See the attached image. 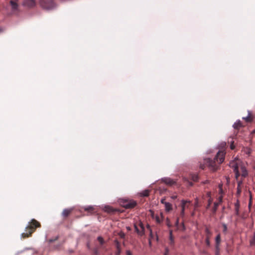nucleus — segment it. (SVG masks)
I'll list each match as a JSON object with an SVG mask.
<instances>
[{"instance_id": "f257e3e1", "label": "nucleus", "mask_w": 255, "mask_h": 255, "mask_svg": "<svg viewBox=\"0 0 255 255\" xmlns=\"http://www.w3.org/2000/svg\"><path fill=\"white\" fill-rule=\"evenodd\" d=\"M226 152L224 150H219L214 159L210 158H206L204 159V163L200 164V168L202 169H204L206 166L213 171H217L219 166L216 163L217 161L219 164L222 163L225 160V156Z\"/></svg>"}, {"instance_id": "f03ea898", "label": "nucleus", "mask_w": 255, "mask_h": 255, "mask_svg": "<svg viewBox=\"0 0 255 255\" xmlns=\"http://www.w3.org/2000/svg\"><path fill=\"white\" fill-rule=\"evenodd\" d=\"M41 227V224L37 220L33 219L31 220L28 226L25 228V232L21 235V238L25 239L31 237L32 233L35 232L37 228Z\"/></svg>"}, {"instance_id": "7ed1b4c3", "label": "nucleus", "mask_w": 255, "mask_h": 255, "mask_svg": "<svg viewBox=\"0 0 255 255\" xmlns=\"http://www.w3.org/2000/svg\"><path fill=\"white\" fill-rule=\"evenodd\" d=\"M38 4L42 9L47 11L52 10L57 6L54 0H39Z\"/></svg>"}, {"instance_id": "20e7f679", "label": "nucleus", "mask_w": 255, "mask_h": 255, "mask_svg": "<svg viewBox=\"0 0 255 255\" xmlns=\"http://www.w3.org/2000/svg\"><path fill=\"white\" fill-rule=\"evenodd\" d=\"M120 204L126 209H133L137 205L136 201L132 199H121Z\"/></svg>"}, {"instance_id": "39448f33", "label": "nucleus", "mask_w": 255, "mask_h": 255, "mask_svg": "<svg viewBox=\"0 0 255 255\" xmlns=\"http://www.w3.org/2000/svg\"><path fill=\"white\" fill-rule=\"evenodd\" d=\"M36 3L35 0H24L22 3L23 6L26 7L29 9L33 8L36 6Z\"/></svg>"}, {"instance_id": "423d86ee", "label": "nucleus", "mask_w": 255, "mask_h": 255, "mask_svg": "<svg viewBox=\"0 0 255 255\" xmlns=\"http://www.w3.org/2000/svg\"><path fill=\"white\" fill-rule=\"evenodd\" d=\"M105 211L111 214H115L116 213H121L123 211L118 208H114L110 206H106L105 207Z\"/></svg>"}, {"instance_id": "0eeeda50", "label": "nucleus", "mask_w": 255, "mask_h": 255, "mask_svg": "<svg viewBox=\"0 0 255 255\" xmlns=\"http://www.w3.org/2000/svg\"><path fill=\"white\" fill-rule=\"evenodd\" d=\"M114 243L116 247V251L114 255H120L122 253V248L120 242L118 240L116 239L114 240Z\"/></svg>"}, {"instance_id": "6e6552de", "label": "nucleus", "mask_w": 255, "mask_h": 255, "mask_svg": "<svg viewBox=\"0 0 255 255\" xmlns=\"http://www.w3.org/2000/svg\"><path fill=\"white\" fill-rule=\"evenodd\" d=\"M161 181L167 185L172 186L176 183V182L170 178L164 177L161 179Z\"/></svg>"}, {"instance_id": "1a4fd4ad", "label": "nucleus", "mask_w": 255, "mask_h": 255, "mask_svg": "<svg viewBox=\"0 0 255 255\" xmlns=\"http://www.w3.org/2000/svg\"><path fill=\"white\" fill-rule=\"evenodd\" d=\"M73 210V208L65 209L62 213V216L64 218H66L70 215Z\"/></svg>"}, {"instance_id": "9d476101", "label": "nucleus", "mask_w": 255, "mask_h": 255, "mask_svg": "<svg viewBox=\"0 0 255 255\" xmlns=\"http://www.w3.org/2000/svg\"><path fill=\"white\" fill-rule=\"evenodd\" d=\"M9 3L11 6V10L12 11L14 12L16 11H19L18 4L16 1L11 0L9 1Z\"/></svg>"}, {"instance_id": "9b49d317", "label": "nucleus", "mask_w": 255, "mask_h": 255, "mask_svg": "<svg viewBox=\"0 0 255 255\" xmlns=\"http://www.w3.org/2000/svg\"><path fill=\"white\" fill-rule=\"evenodd\" d=\"M229 166L233 169V171L235 172L239 170V166L238 164L234 161H232L229 163Z\"/></svg>"}, {"instance_id": "f8f14e48", "label": "nucleus", "mask_w": 255, "mask_h": 255, "mask_svg": "<svg viewBox=\"0 0 255 255\" xmlns=\"http://www.w3.org/2000/svg\"><path fill=\"white\" fill-rule=\"evenodd\" d=\"M241 170L242 171L241 176L243 178H246L248 176V172L246 167L244 165L241 166Z\"/></svg>"}, {"instance_id": "ddd939ff", "label": "nucleus", "mask_w": 255, "mask_h": 255, "mask_svg": "<svg viewBox=\"0 0 255 255\" xmlns=\"http://www.w3.org/2000/svg\"><path fill=\"white\" fill-rule=\"evenodd\" d=\"M240 202L239 200L235 203V214L237 216L239 215Z\"/></svg>"}, {"instance_id": "4468645a", "label": "nucleus", "mask_w": 255, "mask_h": 255, "mask_svg": "<svg viewBox=\"0 0 255 255\" xmlns=\"http://www.w3.org/2000/svg\"><path fill=\"white\" fill-rule=\"evenodd\" d=\"M242 127V123L240 120L235 123L233 125V127L236 129H239L240 128Z\"/></svg>"}, {"instance_id": "2eb2a0df", "label": "nucleus", "mask_w": 255, "mask_h": 255, "mask_svg": "<svg viewBox=\"0 0 255 255\" xmlns=\"http://www.w3.org/2000/svg\"><path fill=\"white\" fill-rule=\"evenodd\" d=\"M165 208L166 212H169L172 210V205L169 202H165Z\"/></svg>"}, {"instance_id": "dca6fc26", "label": "nucleus", "mask_w": 255, "mask_h": 255, "mask_svg": "<svg viewBox=\"0 0 255 255\" xmlns=\"http://www.w3.org/2000/svg\"><path fill=\"white\" fill-rule=\"evenodd\" d=\"M205 234H206V238L210 239L211 237L212 236V233L209 229V228L206 227L205 230Z\"/></svg>"}, {"instance_id": "f3484780", "label": "nucleus", "mask_w": 255, "mask_h": 255, "mask_svg": "<svg viewBox=\"0 0 255 255\" xmlns=\"http://www.w3.org/2000/svg\"><path fill=\"white\" fill-rule=\"evenodd\" d=\"M243 119L246 121L247 123H251L253 121V118L251 117V113L249 111L248 116L246 118H243Z\"/></svg>"}, {"instance_id": "a211bd4d", "label": "nucleus", "mask_w": 255, "mask_h": 255, "mask_svg": "<svg viewBox=\"0 0 255 255\" xmlns=\"http://www.w3.org/2000/svg\"><path fill=\"white\" fill-rule=\"evenodd\" d=\"M187 202V201H185L184 200H182L181 201L182 210H181V215L182 216H183L184 214L185 206V204Z\"/></svg>"}, {"instance_id": "6ab92c4d", "label": "nucleus", "mask_w": 255, "mask_h": 255, "mask_svg": "<svg viewBox=\"0 0 255 255\" xmlns=\"http://www.w3.org/2000/svg\"><path fill=\"white\" fill-rule=\"evenodd\" d=\"M134 229H135V232L137 233V234H138L139 235H140V236H142L143 235H144V233L143 232V231H140L137 226H136V224H134Z\"/></svg>"}, {"instance_id": "aec40b11", "label": "nucleus", "mask_w": 255, "mask_h": 255, "mask_svg": "<svg viewBox=\"0 0 255 255\" xmlns=\"http://www.w3.org/2000/svg\"><path fill=\"white\" fill-rule=\"evenodd\" d=\"M190 179L194 182H197L199 180V176L197 174H191L190 175Z\"/></svg>"}, {"instance_id": "412c9836", "label": "nucleus", "mask_w": 255, "mask_h": 255, "mask_svg": "<svg viewBox=\"0 0 255 255\" xmlns=\"http://www.w3.org/2000/svg\"><path fill=\"white\" fill-rule=\"evenodd\" d=\"M149 190H144L142 192L140 193V196L142 197H147L149 196Z\"/></svg>"}, {"instance_id": "4be33fe9", "label": "nucleus", "mask_w": 255, "mask_h": 255, "mask_svg": "<svg viewBox=\"0 0 255 255\" xmlns=\"http://www.w3.org/2000/svg\"><path fill=\"white\" fill-rule=\"evenodd\" d=\"M219 203L218 202H214V207L212 208V212L215 213L217 210L218 207L219 206Z\"/></svg>"}, {"instance_id": "5701e85b", "label": "nucleus", "mask_w": 255, "mask_h": 255, "mask_svg": "<svg viewBox=\"0 0 255 255\" xmlns=\"http://www.w3.org/2000/svg\"><path fill=\"white\" fill-rule=\"evenodd\" d=\"M94 208L91 206H89L84 208V210L88 212L92 213L93 212Z\"/></svg>"}, {"instance_id": "b1692460", "label": "nucleus", "mask_w": 255, "mask_h": 255, "mask_svg": "<svg viewBox=\"0 0 255 255\" xmlns=\"http://www.w3.org/2000/svg\"><path fill=\"white\" fill-rule=\"evenodd\" d=\"M59 238V236L58 235L57 236H56L54 238H52V239H50L48 240V242L49 243V244H51L53 242H54L55 241L58 240Z\"/></svg>"}, {"instance_id": "393cba45", "label": "nucleus", "mask_w": 255, "mask_h": 255, "mask_svg": "<svg viewBox=\"0 0 255 255\" xmlns=\"http://www.w3.org/2000/svg\"><path fill=\"white\" fill-rule=\"evenodd\" d=\"M97 240L99 242L101 245H103L105 244V241L103 238L101 236H99L97 238Z\"/></svg>"}, {"instance_id": "a878e982", "label": "nucleus", "mask_w": 255, "mask_h": 255, "mask_svg": "<svg viewBox=\"0 0 255 255\" xmlns=\"http://www.w3.org/2000/svg\"><path fill=\"white\" fill-rule=\"evenodd\" d=\"M250 244L251 246H253L255 245V233L252 239L250 240Z\"/></svg>"}, {"instance_id": "bb28decb", "label": "nucleus", "mask_w": 255, "mask_h": 255, "mask_svg": "<svg viewBox=\"0 0 255 255\" xmlns=\"http://www.w3.org/2000/svg\"><path fill=\"white\" fill-rule=\"evenodd\" d=\"M222 226L223 227V232L224 234L226 235L227 233V230H228L227 226L226 224L222 223Z\"/></svg>"}, {"instance_id": "cd10ccee", "label": "nucleus", "mask_w": 255, "mask_h": 255, "mask_svg": "<svg viewBox=\"0 0 255 255\" xmlns=\"http://www.w3.org/2000/svg\"><path fill=\"white\" fill-rule=\"evenodd\" d=\"M169 239L170 240V244H174V239L173 237L172 236V230L170 231V236H169Z\"/></svg>"}, {"instance_id": "c85d7f7f", "label": "nucleus", "mask_w": 255, "mask_h": 255, "mask_svg": "<svg viewBox=\"0 0 255 255\" xmlns=\"http://www.w3.org/2000/svg\"><path fill=\"white\" fill-rule=\"evenodd\" d=\"M212 201H213V199L211 197L209 198V199L208 200V204L206 206V209H208L210 208V207L212 203Z\"/></svg>"}, {"instance_id": "c756f323", "label": "nucleus", "mask_w": 255, "mask_h": 255, "mask_svg": "<svg viewBox=\"0 0 255 255\" xmlns=\"http://www.w3.org/2000/svg\"><path fill=\"white\" fill-rule=\"evenodd\" d=\"M221 236H220V234H219L218 235H217V236H216V238H215V243H221Z\"/></svg>"}, {"instance_id": "7c9ffc66", "label": "nucleus", "mask_w": 255, "mask_h": 255, "mask_svg": "<svg viewBox=\"0 0 255 255\" xmlns=\"http://www.w3.org/2000/svg\"><path fill=\"white\" fill-rule=\"evenodd\" d=\"M139 225L141 229L140 231H143V232L144 233L145 229H144V225L143 224V223L140 222L139 223Z\"/></svg>"}, {"instance_id": "2f4dec72", "label": "nucleus", "mask_w": 255, "mask_h": 255, "mask_svg": "<svg viewBox=\"0 0 255 255\" xmlns=\"http://www.w3.org/2000/svg\"><path fill=\"white\" fill-rule=\"evenodd\" d=\"M235 174V178L237 180L239 177L240 176L239 170L234 172Z\"/></svg>"}, {"instance_id": "473e14b6", "label": "nucleus", "mask_w": 255, "mask_h": 255, "mask_svg": "<svg viewBox=\"0 0 255 255\" xmlns=\"http://www.w3.org/2000/svg\"><path fill=\"white\" fill-rule=\"evenodd\" d=\"M155 220L157 223L160 224L161 223L162 221L160 219L158 215L155 216Z\"/></svg>"}, {"instance_id": "72a5a7b5", "label": "nucleus", "mask_w": 255, "mask_h": 255, "mask_svg": "<svg viewBox=\"0 0 255 255\" xmlns=\"http://www.w3.org/2000/svg\"><path fill=\"white\" fill-rule=\"evenodd\" d=\"M153 238H154V235L152 233V229H150L149 239H153Z\"/></svg>"}, {"instance_id": "f704fd0d", "label": "nucleus", "mask_w": 255, "mask_h": 255, "mask_svg": "<svg viewBox=\"0 0 255 255\" xmlns=\"http://www.w3.org/2000/svg\"><path fill=\"white\" fill-rule=\"evenodd\" d=\"M205 243H206V245L208 246V247H210V239H208V238H206L205 239Z\"/></svg>"}, {"instance_id": "c9c22d12", "label": "nucleus", "mask_w": 255, "mask_h": 255, "mask_svg": "<svg viewBox=\"0 0 255 255\" xmlns=\"http://www.w3.org/2000/svg\"><path fill=\"white\" fill-rule=\"evenodd\" d=\"M119 235L122 239H124L125 238V234L123 232H120L119 233Z\"/></svg>"}, {"instance_id": "e433bc0d", "label": "nucleus", "mask_w": 255, "mask_h": 255, "mask_svg": "<svg viewBox=\"0 0 255 255\" xmlns=\"http://www.w3.org/2000/svg\"><path fill=\"white\" fill-rule=\"evenodd\" d=\"M166 225L168 227H171V224H170V220L169 218H167L166 219Z\"/></svg>"}, {"instance_id": "4c0bfd02", "label": "nucleus", "mask_w": 255, "mask_h": 255, "mask_svg": "<svg viewBox=\"0 0 255 255\" xmlns=\"http://www.w3.org/2000/svg\"><path fill=\"white\" fill-rule=\"evenodd\" d=\"M241 192H242V190H241V187H237V194L238 195H240L241 193Z\"/></svg>"}, {"instance_id": "58836bf2", "label": "nucleus", "mask_w": 255, "mask_h": 255, "mask_svg": "<svg viewBox=\"0 0 255 255\" xmlns=\"http://www.w3.org/2000/svg\"><path fill=\"white\" fill-rule=\"evenodd\" d=\"M215 255H220V249H215Z\"/></svg>"}, {"instance_id": "ea45409f", "label": "nucleus", "mask_w": 255, "mask_h": 255, "mask_svg": "<svg viewBox=\"0 0 255 255\" xmlns=\"http://www.w3.org/2000/svg\"><path fill=\"white\" fill-rule=\"evenodd\" d=\"M220 243H215V249H220Z\"/></svg>"}, {"instance_id": "a19ab883", "label": "nucleus", "mask_w": 255, "mask_h": 255, "mask_svg": "<svg viewBox=\"0 0 255 255\" xmlns=\"http://www.w3.org/2000/svg\"><path fill=\"white\" fill-rule=\"evenodd\" d=\"M126 253V255H132V253L129 250H127Z\"/></svg>"}, {"instance_id": "79ce46f5", "label": "nucleus", "mask_w": 255, "mask_h": 255, "mask_svg": "<svg viewBox=\"0 0 255 255\" xmlns=\"http://www.w3.org/2000/svg\"><path fill=\"white\" fill-rule=\"evenodd\" d=\"M168 253H169V249L167 248H166L165 249V252L164 253V255H168Z\"/></svg>"}, {"instance_id": "37998d69", "label": "nucleus", "mask_w": 255, "mask_h": 255, "mask_svg": "<svg viewBox=\"0 0 255 255\" xmlns=\"http://www.w3.org/2000/svg\"><path fill=\"white\" fill-rule=\"evenodd\" d=\"M187 182H188V186H190V187H192L193 186V183L191 181H190L189 180H187Z\"/></svg>"}, {"instance_id": "c03bdc74", "label": "nucleus", "mask_w": 255, "mask_h": 255, "mask_svg": "<svg viewBox=\"0 0 255 255\" xmlns=\"http://www.w3.org/2000/svg\"><path fill=\"white\" fill-rule=\"evenodd\" d=\"M94 253L95 255H98L99 252L98 250L97 249H94Z\"/></svg>"}, {"instance_id": "a18cd8bd", "label": "nucleus", "mask_w": 255, "mask_h": 255, "mask_svg": "<svg viewBox=\"0 0 255 255\" xmlns=\"http://www.w3.org/2000/svg\"><path fill=\"white\" fill-rule=\"evenodd\" d=\"M221 145V146L222 148H223V147H225V146H226V143L225 142H222V143H221V145Z\"/></svg>"}, {"instance_id": "49530a36", "label": "nucleus", "mask_w": 255, "mask_h": 255, "mask_svg": "<svg viewBox=\"0 0 255 255\" xmlns=\"http://www.w3.org/2000/svg\"><path fill=\"white\" fill-rule=\"evenodd\" d=\"M230 148H231V149H235V145H234V142H233L231 143V145H230Z\"/></svg>"}, {"instance_id": "de8ad7c7", "label": "nucleus", "mask_w": 255, "mask_h": 255, "mask_svg": "<svg viewBox=\"0 0 255 255\" xmlns=\"http://www.w3.org/2000/svg\"><path fill=\"white\" fill-rule=\"evenodd\" d=\"M209 183V181L208 180H206L204 181H202L201 182L202 184H208Z\"/></svg>"}, {"instance_id": "09e8293b", "label": "nucleus", "mask_w": 255, "mask_h": 255, "mask_svg": "<svg viewBox=\"0 0 255 255\" xmlns=\"http://www.w3.org/2000/svg\"><path fill=\"white\" fill-rule=\"evenodd\" d=\"M243 181L242 180L238 181V187H240L241 185L242 184Z\"/></svg>"}, {"instance_id": "8fccbe9b", "label": "nucleus", "mask_w": 255, "mask_h": 255, "mask_svg": "<svg viewBox=\"0 0 255 255\" xmlns=\"http://www.w3.org/2000/svg\"><path fill=\"white\" fill-rule=\"evenodd\" d=\"M151 239H148V244L150 247H151L152 243H151Z\"/></svg>"}, {"instance_id": "3c124183", "label": "nucleus", "mask_w": 255, "mask_h": 255, "mask_svg": "<svg viewBox=\"0 0 255 255\" xmlns=\"http://www.w3.org/2000/svg\"><path fill=\"white\" fill-rule=\"evenodd\" d=\"M211 192H207V197H209V198H210V197H211Z\"/></svg>"}, {"instance_id": "603ef678", "label": "nucleus", "mask_w": 255, "mask_h": 255, "mask_svg": "<svg viewBox=\"0 0 255 255\" xmlns=\"http://www.w3.org/2000/svg\"><path fill=\"white\" fill-rule=\"evenodd\" d=\"M146 228L149 231H150V229H151L150 225L148 224L146 225Z\"/></svg>"}, {"instance_id": "864d4df0", "label": "nucleus", "mask_w": 255, "mask_h": 255, "mask_svg": "<svg viewBox=\"0 0 255 255\" xmlns=\"http://www.w3.org/2000/svg\"><path fill=\"white\" fill-rule=\"evenodd\" d=\"M165 200V199H162L161 200V203L165 205V202H166Z\"/></svg>"}, {"instance_id": "5fc2aeb1", "label": "nucleus", "mask_w": 255, "mask_h": 255, "mask_svg": "<svg viewBox=\"0 0 255 255\" xmlns=\"http://www.w3.org/2000/svg\"><path fill=\"white\" fill-rule=\"evenodd\" d=\"M222 185H220V193H222L223 192V189L222 188Z\"/></svg>"}, {"instance_id": "6e6d98bb", "label": "nucleus", "mask_w": 255, "mask_h": 255, "mask_svg": "<svg viewBox=\"0 0 255 255\" xmlns=\"http://www.w3.org/2000/svg\"><path fill=\"white\" fill-rule=\"evenodd\" d=\"M155 236H156V238H155V240L157 242H158L159 241V238H158V236L157 234V233H156V235H155Z\"/></svg>"}, {"instance_id": "4d7b16f0", "label": "nucleus", "mask_w": 255, "mask_h": 255, "mask_svg": "<svg viewBox=\"0 0 255 255\" xmlns=\"http://www.w3.org/2000/svg\"><path fill=\"white\" fill-rule=\"evenodd\" d=\"M178 224H179V219L177 218L175 224H176V225L177 226L178 225Z\"/></svg>"}, {"instance_id": "13d9d810", "label": "nucleus", "mask_w": 255, "mask_h": 255, "mask_svg": "<svg viewBox=\"0 0 255 255\" xmlns=\"http://www.w3.org/2000/svg\"><path fill=\"white\" fill-rule=\"evenodd\" d=\"M219 200H220V202H222V197H220L219 198Z\"/></svg>"}, {"instance_id": "bf43d9fd", "label": "nucleus", "mask_w": 255, "mask_h": 255, "mask_svg": "<svg viewBox=\"0 0 255 255\" xmlns=\"http://www.w3.org/2000/svg\"><path fill=\"white\" fill-rule=\"evenodd\" d=\"M195 207H197L198 206V202L197 201L195 203Z\"/></svg>"}, {"instance_id": "052dcab7", "label": "nucleus", "mask_w": 255, "mask_h": 255, "mask_svg": "<svg viewBox=\"0 0 255 255\" xmlns=\"http://www.w3.org/2000/svg\"><path fill=\"white\" fill-rule=\"evenodd\" d=\"M203 253L205 254H206L207 253V252L206 251H204L203 252Z\"/></svg>"}, {"instance_id": "680f3d73", "label": "nucleus", "mask_w": 255, "mask_h": 255, "mask_svg": "<svg viewBox=\"0 0 255 255\" xmlns=\"http://www.w3.org/2000/svg\"><path fill=\"white\" fill-rule=\"evenodd\" d=\"M176 197H176V196H173V197H172V198H173V199H175V198H176Z\"/></svg>"}, {"instance_id": "e2e57ef3", "label": "nucleus", "mask_w": 255, "mask_h": 255, "mask_svg": "<svg viewBox=\"0 0 255 255\" xmlns=\"http://www.w3.org/2000/svg\"><path fill=\"white\" fill-rule=\"evenodd\" d=\"M160 215H161V217L163 218V214H162V213H160Z\"/></svg>"}, {"instance_id": "0e129e2a", "label": "nucleus", "mask_w": 255, "mask_h": 255, "mask_svg": "<svg viewBox=\"0 0 255 255\" xmlns=\"http://www.w3.org/2000/svg\"><path fill=\"white\" fill-rule=\"evenodd\" d=\"M127 229H128V230H130V227H127Z\"/></svg>"}, {"instance_id": "69168bd1", "label": "nucleus", "mask_w": 255, "mask_h": 255, "mask_svg": "<svg viewBox=\"0 0 255 255\" xmlns=\"http://www.w3.org/2000/svg\"><path fill=\"white\" fill-rule=\"evenodd\" d=\"M2 29L1 28H0V32L2 31Z\"/></svg>"}, {"instance_id": "338daca9", "label": "nucleus", "mask_w": 255, "mask_h": 255, "mask_svg": "<svg viewBox=\"0 0 255 255\" xmlns=\"http://www.w3.org/2000/svg\"><path fill=\"white\" fill-rule=\"evenodd\" d=\"M123 245L124 246H125V242H124L123 243Z\"/></svg>"}]
</instances>
